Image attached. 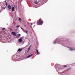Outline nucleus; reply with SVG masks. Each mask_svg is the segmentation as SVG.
Masks as SVG:
<instances>
[{"label":"nucleus","instance_id":"nucleus-5","mask_svg":"<svg viewBox=\"0 0 75 75\" xmlns=\"http://www.w3.org/2000/svg\"><path fill=\"white\" fill-rule=\"evenodd\" d=\"M74 50V51H75V49H73L72 48H69V50H70V51H73V50Z\"/></svg>","mask_w":75,"mask_h":75},{"label":"nucleus","instance_id":"nucleus-18","mask_svg":"<svg viewBox=\"0 0 75 75\" xmlns=\"http://www.w3.org/2000/svg\"><path fill=\"white\" fill-rule=\"evenodd\" d=\"M16 27H17V28H19V25H17L16 26Z\"/></svg>","mask_w":75,"mask_h":75},{"label":"nucleus","instance_id":"nucleus-1","mask_svg":"<svg viewBox=\"0 0 75 75\" xmlns=\"http://www.w3.org/2000/svg\"><path fill=\"white\" fill-rule=\"evenodd\" d=\"M43 21L41 19H40L39 20L37 21V23L38 25H42L43 24Z\"/></svg>","mask_w":75,"mask_h":75},{"label":"nucleus","instance_id":"nucleus-21","mask_svg":"<svg viewBox=\"0 0 75 75\" xmlns=\"http://www.w3.org/2000/svg\"><path fill=\"white\" fill-rule=\"evenodd\" d=\"M56 43V42L54 41V44H55Z\"/></svg>","mask_w":75,"mask_h":75},{"label":"nucleus","instance_id":"nucleus-25","mask_svg":"<svg viewBox=\"0 0 75 75\" xmlns=\"http://www.w3.org/2000/svg\"><path fill=\"white\" fill-rule=\"evenodd\" d=\"M5 2H6V0L5 1Z\"/></svg>","mask_w":75,"mask_h":75},{"label":"nucleus","instance_id":"nucleus-3","mask_svg":"<svg viewBox=\"0 0 75 75\" xmlns=\"http://www.w3.org/2000/svg\"><path fill=\"white\" fill-rule=\"evenodd\" d=\"M8 8L9 10H11V6L10 5H8Z\"/></svg>","mask_w":75,"mask_h":75},{"label":"nucleus","instance_id":"nucleus-26","mask_svg":"<svg viewBox=\"0 0 75 75\" xmlns=\"http://www.w3.org/2000/svg\"><path fill=\"white\" fill-rule=\"evenodd\" d=\"M37 55V54H36V55Z\"/></svg>","mask_w":75,"mask_h":75},{"label":"nucleus","instance_id":"nucleus-20","mask_svg":"<svg viewBox=\"0 0 75 75\" xmlns=\"http://www.w3.org/2000/svg\"><path fill=\"white\" fill-rule=\"evenodd\" d=\"M7 5H8V4H7V2H6V6H7Z\"/></svg>","mask_w":75,"mask_h":75},{"label":"nucleus","instance_id":"nucleus-23","mask_svg":"<svg viewBox=\"0 0 75 75\" xmlns=\"http://www.w3.org/2000/svg\"><path fill=\"white\" fill-rule=\"evenodd\" d=\"M21 29H22V30H23V28L21 27Z\"/></svg>","mask_w":75,"mask_h":75},{"label":"nucleus","instance_id":"nucleus-24","mask_svg":"<svg viewBox=\"0 0 75 75\" xmlns=\"http://www.w3.org/2000/svg\"><path fill=\"white\" fill-rule=\"evenodd\" d=\"M31 25H33V23H31Z\"/></svg>","mask_w":75,"mask_h":75},{"label":"nucleus","instance_id":"nucleus-14","mask_svg":"<svg viewBox=\"0 0 75 75\" xmlns=\"http://www.w3.org/2000/svg\"><path fill=\"white\" fill-rule=\"evenodd\" d=\"M25 33H27H27H28V31L26 30H25Z\"/></svg>","mask_w":75,"mask_h":75},{"label":"nucleus","instance_id":"nucleus-13","mask_svg":"<svg viewBox=\"0 0 75 75\" xmlns=\"http://www.w3.org/2000/svg\"><path fill=\"white\" fill-rule=\"evenodd\" d=\"M19 21H20V22H21V18H19Z\"/></svg>","mask_w":75,"mask_h":75},{"label":"nucleus","instance_id":"nucleus-16","mask_svg":"<svg viewBox=\"0 0 75 75\" xmlns=\"http://www.w3.org/2000/svg\"><path fill=\"white\" fill-rule=\"evenodd\" d=\"M5 30V28H3L2 30Z\"/></svg>","mask_w":75,"mask_h":75},{"label":"nucleus","instance_id":"nucleus-9","mask_svg":"<svg viewBox=\"0 0 75 75\" xmlns=\"http://www.w3.org/2000/svg\"><path fill=\"white\" fill-rule=\"evenodd\" d=\"M12 10L13 11H14V7H13L12 8Z\"/></svg>","mask_w":75,"mask_h":75},{"label":"nucleus","instance_id":"nucleus-6","mask_svg":"<svg viewBox=\"0 0 75 75\" xmlns=\"http://www.w3.org/2000/svg\"><path fill=\"white\" fill-rule=\"evenodd\" d=\"M22 50H23V49H19L18 50V51H19V52H21V51H22Z\"/></svg>","mask_w":75,"mask_h":75},{"label":"nucleus","instance_id":"nucleus-8","mask_svg":"<svg viewBox=\"0 0 75 75\" xmlns=\"http://www.w3.org/2000/svg\"><path fill=\"white\" fill-rule=\"evenodd\" d=\"M33 54H32L31 55H29L28 57H27V58H30V57H31L32 56V55H33Z\"/></svg>","mask_w":75,"mask_h":75},{"label":"nucleus","instance_id":"nucleus-22","mask_svg":"<svg viewBox=\"0 0 75 75\" xmlns=\"http://www.w3.org/2000/svg\"><path fill=\"white\" fill-rule=\"evenodd\" d=\"M31 45H30L29 46V47L31 48Z\"/></svg>","mask_w":75,"mask_h":75},{"label":"nucleus","instance_id":"nucleus-17","mask_svg":"<svg viewBox=\"0 0 75 75\" xmlns=\"http://www.w3.org/2000/svg\"><path fill=\"white\" fill-rule=\"evenodd\" d=\"M5 8H6V7H4V10H5Z\"/></svg>","mask_w":75,"mask_h":75},{"label":"nucleus","instance_id":"nucleus-2","mask_svg":"<svg viewBox=\"0 0 75 75\" xmlns=\"http://www.w3.org/2000/svg\"><path fill=\"white\" fill-rule=\"evenodd\" d=\"M12 34H13V35H14L15 36H16L17 35V34L16 33V32H12Z\"/></svg>","mask_w":75,"mask_h":75},{"label":"nucleus","instance_id":"nucleus-11","mask_svg":"<svg viewBox=\"0 0 75 75\" xmlns=\"http://www.w3.org/2000/svg\"><path fill=\"white\" fill-rule=\"evenodd\" d=\"M30 49H31V48L29 47L28 49V51H29Z\"/></svg>","mask_w":75,"mask_h":75},{"label":"nucleus","instance_id":"nucleus-7","mask_svg":"<svg viewBox=\"0 0 75 75\" xmlns=\"http://www.w3.org/2000/svg\"><path fill=\"white\" fill-rule=\"evenodd\" d=\"M18 35L19 37L17 36L16 37L17 38H18L19 37H20V36H21V35L20 34H18Z\"/></svg>","mask_w":75,"mask_h":75},{"label":"nucleus","instance_id":"nucleus-10","mask_svg":"<svg viewBox=\"0 0 75 75\" xmlns=\"http://www.w3.org/2000/svg\"><path fill=\"white\" fill-rule=\"evenodd\" d=\"M35 3L36 4H38V2H37V1L35 2Z\"/></svg>","mask_w":75,"mask_h":75},{"label":"nucleus","instance_id":"nucleus-19","mask_svg":"<svg viewBox=\"0 0 75 75\" xmlns=\"http://www.w3.org/2000/svg\"><path fill=\"white\" fill-rule=\"evenodd\" d=\"M36 51H37V52H38V50L36 49Z\"/></svg>","mask_w":75,"mask_h":75},{"label":"nucleus","instance_id":"nucleus-12","mask_svg":"<svg viewBox=\"0 0 75 75\" xmlns=\"http://www.w3.org/2000/svg\"><path fill=\"white\" fill-rule=\"evenodd\" d=\"M39 54H40V52H37V55H39Z\"/></svg>","mask_w":75,"mask_h":75},{"label":"nucleus","instance_id":"nucleus-4","mask_svg":"<svg viewBox=\"0 0 75 75\" xmlns=\"http://www.w3.org/2000/svg\"><path fill=\"white\" fill-rule=\"evenodd\" d=\"M19 42H21L23 41V39L21 38L19 39L18 40Z\"/></svg>","mask_w":75,"mask_h":75},{"label":"nucleus","instance_id":"nucleus-15","mask_svg":"<svg viewBox=\"0 0 75 75\" xmlns=\"http://www.w3.org/2000/svg\"><path fill=\"white\" fill-rule=\"evenodd\" d=\"M63 66H64V67H67L66 65H64Z\"/></svg>","mask_w":75,"mask_h":75}]
</instances>
